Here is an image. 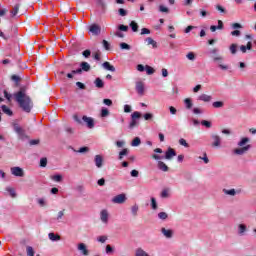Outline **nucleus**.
I'll return each instance as SVG.
<instances>
[{"label": "nucleus", "instance_id": "nucleus-1", "mask_svg": "<svg viewBox=\"0 0 256 256\" xmlns=\"http://www.w3.org/2000/svg\"><path fill=\"white\" fill-rule=\"evenodd\" d=\"M13 97L22 111L31 113V109H33V100L31 99V96L27 95V86H21L19 91L14 93Z\"/></svg>", "mask_w": 256, "mask_h": 256}, {"label": "nucleus", "instance_id": "nucleus-2", "mask_svg": "<svg viewBox=\"0 0 256 256\" xmlns=\"http://www.w3.org/2000/svg\"><path fill=\"white\" fill-rule=\"evenodd\" d=\"M249 143V138L244 137L241 139V141L238 142V147L241 148H236L234 149L235 155H245L249 149H251V145L247 144Z\"/></svg>", "mask_w": 256, "mask_h": 256}, {"label": "nucleus", "instance_id": "nucleus-3", "mask_svg": "<svg viewBox=\"0 0 256 256\" xmlns=\"http://www.w3.org/2000/svg\"><path fill=\"white\" fill-rule=\"evenodd\" d=\"M13 127L19 139H21L22 141L25 139H29V136H27V134L25 133V129H23V127L19 126V124H14Z\"/></svg>", "mask_w": 256, "mask_h": 256}, {"label": "nucleus", "instance_id": "nucleus-4", "mask_svg": "<svg viewBox=\"0 0 256 256\" xmlns=\"http://www.w3.org/2000/svg\"><path fill=\"white\" fill-rule=\"evenodd\" d=\"M131 122L129 124L130 129H135L137 127L138 122L137 119H141V112L135 111L131 114Z\"/></svg>", "mask_w": 256, "mask_h": 256}, {"label": "nucleus", "instance_id": "nucleus-5", "mask_svg": "<svg viewBox=\"0 0 256 256\" xmlns=\"http://www.w3.org/2000/svg\"><path fill=\"white\" fill-rule=\"evenodd\" d=\"M11 173L14 175V177H25V172L21 167H12Z\"/></svg>", "mask_w": 256, "mask_h": 256}, {"label": "nucleus", "instance_id": "nucleus-6", "mask_svg": "<svg viewBox=\"0 0 256 256\" xmlns=\"http://www.w3.org/2000/svg\"><path fill=\"white\" fill-rule=\"evenodd\" d=\"M125 201H127L125 194H119L112 199V202L118 205H122V203H125Z\"/></svg>", "mask_w": 256, "mask_h": 256}, {"label": "nucleus", "instance_id": "nucleus-7", "mask_svg": "<svg viewBox=\"0 0 256 256\" xmlns=\"http://www.w3.org/2000/svg\"><path fill=\"white\" fill-rule=\"evenodd\" d=\"M177 156V152H175V149L169 147L165 153L164 159H167L168 161H171L173 157Z\"/></svg>", "mask_w": 256, "mask_h": 256}, {"label": "nucleus", "instance_id": "nucleus-8", "mask_svg": "<svg viewBox=\"0 0 256 256\" xmlns=\"http://www.w3.org/2000/svg\"><path fill=\"white\" fill-rule=\"evenodd\" d=\"M211 139L213 141L212 147H221V136L217 134H212Z\"/></svg>", "mask_w": 256, "mask_h": 256}, {"label": "nucleus", "instance_id": "nucleus-9", "mask_svg": "<svg viewBox=\"0 0 256 256\" xmlns=\"http://www.w3.org/2000/svg\"><path fill=\"white\" fill-rule=\"evenodd\" d=\"M82 121L86 123L88 129H93V127H95V121L91 117L83 116Z\"/></svg>", "mask_w": 256, "mask_h": 256}, {"label": "nucleus", "instance_id": "nucleus-10", "mask_svg": "<svg viewBox=\"0 0 256 256\" xmlns=\"http://www.w3.org/2000/svg\"><path fill=\"white\" fill-rule=\"evenodd\" d=\"M89 32L92 33L93 35H99V33H101V27L97 24H92L89 27Z\"/></svg>", "mask_w": 256, "mask_h": 256}, {"label": "nucleus", "instance_id": "nucleus-11", "mask_svg": "<svg viewBox=\"0 0 256 256\" xmlns=\"http://www.w3.org/2000/svg\"><path fill=\"white\" fill-rule=\"evenodd\" d=\"M100 219L102 223H108L109 222V212L107 210H102L100 212Z\"/></svg>", "mask_w": 256, "mask_h": 256}, {"label": "nucleus", "instance_id": "nucleus-12", "mask_svg": "<svg viewBox=\"0 0 256 256\" xmlns=\"http://www.w3.org/2000/svg\"><path fill=\"white\" fill-rule=\"evenodd\" d=\"M136 91L140 95H145V84H143V82H137Z\"/></svg>", "mask_w": 256, "mask_h": 256}, {"label": "nucleus", "instance_id": "nucleus-13", "mask_svg": "<svg viewBox=\"0 0 256 256\" xmlns=\"http://www.w3.org/2000/svg\"><path fill=\"white\" fill-rule=\"evenodd\" d=\"M94 163L98 169H101V167H103V156L96 155L94 158Z\"/></svg>", "mask_w": 256, "mask_h": 256}, {"label": "nucleus", "instance_id": "nucleus-14", "mask_svg": "<svg viewBox=\"0 0 256 256\" xmlns=\"http://www.w3.org/2000/svg\"><path fill=\"white\" fill-rule=\"evenodd\" d=\"M157 167L160 171H163L164 173H167V171H169V166H167V164H165V162L163 161H158Z\"/></svg>", "mask_w": 256, "mask_h": 256}, {"label": "nucleus", "instance_id": "nucleus-15", "mask_svg": "<svg viewBox=\"0 0 256 256\" xmlns=\"http://www.w3.org/2000/svg\"><path fill=\"white\" fill-rule=\"evenodd\" d=\"M161 233L166 237V239H171V237H173V230L171 229L167 230L166 228H162Z\"/></svg>", "mask_w": 256, "mask_h": 256}, {"label": "nucleus", "instance_id": "nucleus-16", "mask_svg": "<svg viewBox=\"0 0 256 256\" xmlns=\"http://www.w3.org/2000/svg\"><path fill=\"white\" fill-rule=\"evenodd\" d=\"M78 250L82 251V254L85 256L89 255V250L87 249V246L84 243H80L78 245Z\"/></svg>", "mask_w": 256, "mask_h": 256}, {"label": "nucleus", "instance_id": "nucleus-17", "mask_svg": "<svg viewBox=\"0 0 256 256\" xmlns=\"http://www.w3.org/2000/svg\"><path fill=\"white\" fill-rule=\"evenodd\" d=\"M252 48H253V43L249 41L246 46L245 45L240 46V51H242L243 53H247V49L248 51H251Z\"/></svg>", "mask_w": 256, "mask_h": 256}, {"label": "nucleus", "instance_id": "nucleus-18", "mask_svg": "<svg viewBox=\"0 0 256 256\" xmlns=\"http://www.w3.org/2000/svg\"><path fill=\"white\" fill-rule=\"evenodd\" d=\"M94 85L98 89H103L105 87V82H103V80L101 78H96L94 81Z\"/></svg>", "mask_w": 256, "mask_h": 256}, {"label": "nucleus", "instance_id": "nucleus-19", "mask_svg": "<svg viewBox=\"0 0 256 256\" xmlns=\"http://www.w3.org/2000/svg\"><path fill=\"white\" fill-rule=\"evenodd\" d=\"M102 67H104V69H106V71H111L112 73H115V66L111 65V63H109V62H104L102 64Z\"/></svg>", "mask_w": 256, "mask_h": 256}, {"label": "nucleus", "instance_id": "nucleus-20", "mask_svg": "<svg viewBox=\"0 0 256 256\" xmlns=\"http://www.w3.org/2000/svg\"><path fill=\"white\" fill-rule=\"evenodd\" d=\"M1 109H2V112L5 113V115L12 117L13 111L9 107H7V105H2Z\"/></svg>", "mask_w": 256, "mask_h": 256}, {"label": "nucleus", "instance_id": "nucleus-21", "mask_svg": "<svg viewBox=\"0 0 256 256\" xmlns=\"http://www.w3.org/2000/svg\"><path fill=\"white\" fill-rule=\"evenodd\" d=\"M199 101H204V103H209L213 99L210 95L202 94L199 96Z\"/></svg>", "mask_w": 256, "mask_h": 256}, {"label": "nucleus", "instance_id": "nucleus-22", "mask_svg": "<svg viewBox=\"0 0 256 256\" xmlns=\"http://www.w3.org/2000/svg\"><path fill=\"white\" fill-rule=\"evenodd\" d=\"M50 241H61V236L59 234H55L53 232L48 234Z\"/></svg>", "mask_w": 256, "mask_h": 256}, {"label": "nucleus", "instance_id": "nucleus-23", "mask_svg": "<svg viewBox=\"0 0 256 256\" xmlns=\"http://www.w3.org/2000/svg\"><path fill=\"white\" fill-rule=\"evenodd\" d=\"M127 155H129V149L124 148L122 151L119 152V161H123V157H127Z\"/></svg>", "mask_w": 256, "mask_h": 256}, {"label": "nucleus", "instance_id": "nucleus-24", "mask_svg": "<svg viewBox=\"0 0 256 256\" xmlns=\"http://www.w3.org/2000/svg\"><path fill=\"white\" fill-rule=\"evenodd\" d=\"M246 232H247V226L245 224H239L238 225V233L240 235H245Z\"/></svg>", "mask_w": 256, "mask_h": 256}, {"label": "nucleus", "instance_id": "nucleus-25", "mask_svg": "<svg viewBox=\"0 0 256 256\" xmlns=\"http://www.w3.org/2000/svg\"><path fill=\"white\" fill-rule=\"evenodd\" d=\"M147 45H152L153 49H157V42L153 38L148 37L145 39Z\"/></svg>", "mask_w": 256, "mask_h": 256}, {"label": "nucleus", "instance_id": "nucleus-26", "mask_svg": "<svg viewBox=\"0 0 256 256\" xmlns=\"http://www.w3.org/2000/svg\"><path fill=\"white\" fill-rule=\"evenodd\" d=\"M80 67L82 71H86V72L91 71V65H89V63L87 62H81Z\"/></svg>", "mask_w": 256, "mask_h": 256}, {"label": "nucleus", "instance_id": "nucleus-27", "mask_svg": "<svg viewBox=\"0 0 256 256\" xmlns=\"http://www.w3.org/2000/svg\"><path fill=\"white\" fill-rule=\"evenodd\" d=\"M223 193H225V195H230L231 197H235V195H237V192L235 191V189H224Z\"/></svg>", "mask_w": 256, "mask_h": 256}, {"label": "nucleus", "instance_id": "nucleus-28", "mask_svg": "<svg viewBox=\"0 0 256 256\" xmlns=\"http://www.w3.org/2000/svg\"><path fill=\"white\" fill-rule=\"evenodd\" d=\"M52 181H56V183H61L63 181V176L61 174H57L54 176H51Z\"/></svg>", "mask_w": 256, "mask_h": 256}, {"label": "nucleus", "instance_id": "nucleus-29", "mask_svg": "<svg viewBox=\"0 0 256 256\" xmlns=\"http://www.w3.org/2000/svg\"><path fill=\"white\" fill-rule=\"evenodd\" d=\"M130 27L134 33H137V31H139V24H137V22L135 21H132L130 23Z\"/></svg>", "mask_w": 256, "mask_h": 256}, {"label": "nucleus", "instance_id": "nucleus-30", "mask_svg": "<svg viewBox=\"0 0 256 256\" xmlns=\"http://www.w3.org/2000/svg\"><path fill=\"white\" fill-rule=\"evenodd\" d=\"M26 255L27 256H35V249H33L31 246L26 247Z\"/></svg>", "mask_w": 256, "mask_h": 256}, {"label": "nucleus", "instance_id": "nucleus-31", "mask_svg": "<svg viewBox=\"0 0 256 256\" xmlns=\"http://www.w3.org/2000/svg\"><path fill=\"white\" fill-rule=\"evenodd\" d=\"M132 147H139V145H141V138L136 137L132 140L131 143Z\"/></svg>", "mask_w": 256, "mask_h": 256}, {"label": "nucleus", "instance_id": "nucleus-32", "mask_svg": "<svg viewBox=\"0 0 256 256\" xmlns=\"http://www.w3.org/2000/svg\"><path fill=\"white\" fill-rule=\"evenodd\" d=\"M6 191L10 194L12 198L17 197V193H15V188L13 187H7Z\"/></svg>", "mask_w": 256, "mask_h": 256}, {"label": "nucleus", "instance_id": "nucleus-33", "mask_svg": "<svg viewBox=\"0 0 256 256\" xmlns=\"http://www.w3.org/2000/svg\"><path fill=\"white\" fill-rule=\"evenodd\" d=\"M19 7H21V6L19 4H16L13 7L12 11H10L12 17H15L17 15V13H19Z\"/></svg>", "mask_w": 256, "mask_h": 256}, {"label": "nucleus", "instance_id": "nucleus-34", "mask_svg": "<svg viewBox=\"0 0 256 256\" xmlns=\"http://www.w3.org/2000/svg\"><path fill=\"white\" fill-rule=\"evenodd\" d=\"M184 103L186 105V109H191L193 107V101H191V98H186Z\"/></svg>", "mask_w": 256, "mask_h": 256}, {"label": "nucleus", "instance_id": "nucleus-35", "mask_svg": "<svg viewBox=\"0 0 256 256\" xmlns=\"http://www.w3.org/2000/svg\"><path fill=\"white\" fill-rule=\"evenodd\" d=\"M145 71L147 73V75H153V73H155V69H153V67L146 65L145 66Z\"/></svg>", "mask_w": 256, "mask_h": 256}, {"label": "nucleus", "instance_id": "nucleus-36", "mask_svg": "<svg viewBox=\"0 0 256 256\" xmlns=\"http://www.w3.org/2000/svg\"><path fill=\"white\" fill-rule=\"evenodd\" d=\"M223 105L224 103L222 101H216V102H213L212 107H214V109H221Z\"/></svg>", "mask_w": 256, "mask_h": 256}, {"label": "nucleus", "instance_id": "nucleus-37", "mask_svg": "<svg viewBox=\"0 0 256 256\" xmlns=\"http://www.w3.org/2000/svg\"><path fill=\"white\" fill-rule=\"evenodd\" d=\"M139 211V206H137V204L133 205L131 207V213L134 217H137V212Z\"/></svg>", "mask_w": 256, "mask_h": 256}, {"label": "nucleus", "instance_id": "nucleus-38", "mask_svg": "<svg viewBox=\"0 0 256 256\" xmlns=\"http://www.w3.org/2000/svg\"><path fill=\"white\" fill-rule=\"evenodd\" d=\"M158 217L162 221H165V219H167V217H169V215L167 214V212H160V213H158Z\"/></svg>", "mask_w": 256, "mask_h": 256}, {"label": "nucleus", "instance_id": "nucleus-39", "mask_svg": "<svg viewBox=\"0 0 256 256\" xmlns=\"http://www.w3.org/2000/svg\"><path fill=\"white\" fill-rule=\"evenodd\" d=\"M102 45L106 51H109L111 49V44H109L107 40H103Z\"/></svg>", "mask_w": 256, "mask_h": 256}, {"label": "nucleus", "instance_id": "nucleus-40", "mask_svg": "<svg viewBox=\"0 0 256 256\" xmlns=\"http://www.w3.org/2000/svg\"><path fill=\"white\" fill-rule=\"evenodd\" d=\"M120 49H125L126 51H129L131 49V46L125 42L120 43Z\"/></svg>", "mask_w": 256, "mask_h": 256}, {"label": "nucleus", "instance_id": "nucleus-41", "mask_svg": "<svg viewBox=\"0 0 256 256\" xmlns=\"http://www.w3.org/2000/svg\"><path fill=\"white\" fill-rule=\"evenodd\" d=\"M230 52L232 53V55H235L237 53V44L230 45Z\"/></svg>", "mask_w": 256, "mask_h": 256}, {"label": "nucleus", "instance_id": "nucleus-42", "mask_svg": "<svg viewBox=\"0 0 256 256\" xmlns=\"http://www.w3.org/2000/svg\"><path fill=\"white\" fill-rule=\"evenodd\" d=\"M161 197H162L163 199H167V197H169V190H168V189L162 190V192H161Z\"/></svg>", "mask_w": 256, "mask_h": 256}, {"label": "nucleus", "instance_id": "nucleus-43", "mask_svg": "<svg viewBox=\"0 0 256 256\" xmlns=\"http://www.w3.org/2000/svg\"><path fill=\"white\" fill-rule=\"evenodd\" d=\"M108 115H109V109L102 108V110H101V117H108Z\"/></svg>", "mask_w": 256, "mask_h": 256}, {"label": "nucleus", "instance_id": "nucleus-44", "mask_svg": "<svg viewBox=\"0 0 256 256\" xmlns=\"http://www.w3.org/2000/svg\"><path fill=\"white\" fill-rule=\"evenodd\" d=\"M201 125H203L204 127H207V129H211V122L207 120H202Z\"/></svg>", "mask_w": 256, "mask_h": 256}, {"label": "nucleus", "instance_id": "nucleus-45", "mask_svg": "<svg viewBox=\"0 0 256 256\" xmlns=\"http://www.w3.org/2000/svg\"><path fill=\"white\" fill-rule=\"evenodd\" d=\"M64 215H65V209H63L62 211H59L56 217L57 221L63 219Z\"/></svg>", "mask_w": 256, "mask_h": 256}, {"label": "nucleus", "instance_id": "nucleus-46", "mask_svg": "<svg viewBox=\"0 0 256 256\" xmlns=\"http://www.w3.org/2000/svg\"><path fill=\"white\" fill-rule=\"evenodd\" d=\"M11 79L16 83V85H19V82L21 81V78L17 75H12Z\"/></svg>", "mask_w": 256, "mask_h": 256}, {"label": "nucleus", "instance_id": "nucleus-47", "mask_svg": "<svg viewBox=\"0 0 256 256\" xmlns=\"http://www.w3.org/2000/svg\"><path fill=\"white\" fill-rule=\"evenodd\" d=\"M150 34H151V30H149V28H142L141 29L140 35H150Z\"/></svg>", "mask_w": 256, "mask_h": 256}, {"label": "nucleus", "instance_id": "nucleus-48", "mask_svg": "<svg viewBox=\"0 0 256 256\" xmlns=\"http://www.w3.org/2000/svg\"><path fill=\"white\" fill-rule=\"evenodd\" d=\"M82 55H83V57H85L86 59L89 58V57H91V50H89V49L84 50V51L82 52Z\"/></svg>", "mask_w": 256, "mask_h": 256}, {"label": "nucleus", "instance_id": "nucleus-49", "mask_svg": "<svg viewBox=\"0 0 256 256\" xmlns=\"http://www.w3.org/2000/svg\"><path fill=\"white\" fill-rule=\"evenodd\" d=\"M187 59H189V61H195V53L193 52H189L187 55H186Z\"/></svg>", "mask_w": 256, "mask_h": 256}, {"label": "nucleus", "instance_id": "nucleus-50", "mask_svg": "<svg viewBox=\"0 0 256 256\" xmlns=\"http://www.w3.org/2000/svg\"><path fill=\"white\" fill-rule=\"evenodd\" d=\"M151 206L154 211L157 210V200L155 198H151Z\"/></svg>", "mask_w": 256, "mask_h": 256}, {"label": "nucleus", "instance_id": "nucleus-51", "mask_svg": "<svg viewBox=\"0 0 256 256\" xmlns=\"http://www.w3.org/2000/svg\"><path fill=\"white\" fill-rule=\"evenodd\" d=\"M144 119L145 121H151V119H153V114L152 113L144 114Z\"/></svg>", "mask_w": 256, "mask_h": 256}, {"label": "nucleus", "instance_id": "nucleus-52", "mask_svg": "<svg viewBox=\"0 0 256 256\" xmlns=\"http://www.w3.org/2000/svg\"><path fill=\"white\" fill-rule=\"evenodd\" d=\"M88 151H89V147L84 146V147H81V148L77 151V153H88Z\"/></svg>", "mask_w": 256, "mask_h": 256}, {"label": "nucleus", "instance_id": "nucleus-53", "mask_svg": "<svg viewBox=\"0 0 256 256\" xmlns=\"http://www.w3.org/2000/svg\"><path fill=\"white\" fill-rule=\"evenodd\" d=\"M159 11H161V13H169V8H167L163 5H160L159 6Z\"/></svg>", "mask_w": 256, "mask_h": 256}, {"label": "nucleus", "instance_id": "nucleus-54", "mask_svg": "<svg viewBox=\"0 0 256 256\" xmlns=\"http://www.w3.org/2000/svg\"><path fill=\"white\" fill-rule=\"evenodd\" d=\"M40 167H47V158L40 159Z\"/></svg>", "mask_w": 256, "mask_h": 256}, {"label": "nucleus", "instance_id": "nucleus-55", "mask_svg": "<svg viewBox=\"0 0 256 256\" xmlns=\"http://www.w3.org/2000/svg\"><path fill=\"white\" fill-rule=\"evenodd\" d=\"M118 13L121 17H125L127 15V10L123 9V8H120L118 10Z\"/></svg>", "mask_w": 256, "mask_h": 256}, {"label": "nucleus", "instance_id": "nucleus-56", "mask_svg": "<svg viewBox=\"0 0 256 256\" xmlns=\"http://www.w3.org/2000/svg\"><path fill=\"white\" fill-rule=\"evenodd\" d=\"M39 143H41V140L39 139H34V140H30L29 145L33 146V145H39Z\"/></svg>", "mask_w": 256, "mask_h": 256}, {"label": "nucleus", "instance_id": "nucleus-57", "mask_svg": "<svg viewBox=\"0 0 256 256\" xmlns=\"http://www.w3.org/2000/svg\"><path fill=\"white\" fill-rule=\"evenodd\" d=\"M179 143L183 146V147H189V144L187 143L186 139L181 138L179 140Z\"/></svg>", "mask_w": 256, "mask_h": 256}, {"label": "nucleus", "instance_id": "nucleus-58", "mask_svg": "<svg viewBox=\"0 0 256 256\" xmlns=\"http://www.w3.org/2000/svg\"><path fill=\"white\" fill-rule=\"evenodd\" d=\"M103 103H104V105H107L108 107H111V105H113V101L111 99H104Z\"/></svg>", "mask_w": 256, "mask_h": 256}, {"label": "nucleus", "instance_id": "nucleus-59", "mask_svg": "<svg viewBox=\"0 0 256 256\" xmlns=\"http://www.w3.org/2000/svg\"><path fill=\"white\" fill-rule=\"evenodd\" d=\"M169 111H170L171 115H177V108L176 107L170 106Z\"/></svg>", "mask_w": 256, "mask_h": 256}, {"label": "nucleus", "instance_id": "nucleus-60", "mask_svg": "<svg viewBox=\"0 0 256 256\" xmlns=\"http://www.w3.org/2000/svg\"><path fill=\"white\" fill-rule=\"evenodd\" d=\"M216 9L217 11H220V13H227V10H225L221 5H216Z\"/></svg>", "mask_w": 256, "mask_h": 256}, {"label": "nucleus", "instance_id": "nucleus-61", "mask_svg": "<svg viewBox=\"0 0 256 256\" xmlns=\"http://www.w3.org/2000/svg\"><path fill=\"white\" fill-rule=\"evenodd\" d=\"M119 31H129V26H125L123 24L119 25Z\"/></svg>", "mask_w": 256, "mask_h": 256}, {"label": "nucleus", "instance_id": "nucleus-62", "mask_svg": "<svg viewBox=\"0 0 256 256\" xmlns=\"http://www.w3.org/2000/svg\"><path fill=\"white\" fill-rule=\"evenodd\" d=\"M97 241H99V243H105V241H107V236H99Z\"/></svg>", "mask_w": 256, "mask_h": 256}, {"label": "nucleus", "instance_id": "nucleus-63", "mask_svg": "<svg viewBox=\"0 0 256 256\" xmlns=\"http://www.w3.org/2000/svg\"><path fill=\"white\" fill-rule=\"evenodd\" d=\"M124 113H131V106L130 105H124Z\"/></svg>", "mask_w": 256, "mask_h": 256}, {"label": "nucleus", "instance_id": "nucleus-64", "mask_svg": "<svg viewBox=\"0 0 256 256\" xmlns=\"http://www.w3.org/2000/svg\"><path fill=\"white\" fill-rule=\"evenodd\" d=\"M130 175H131V177H139V171H137V170H132V171L130 172Z\"/></svg>", "mask_w": 256, "mask_h": 256}]
</instances>
